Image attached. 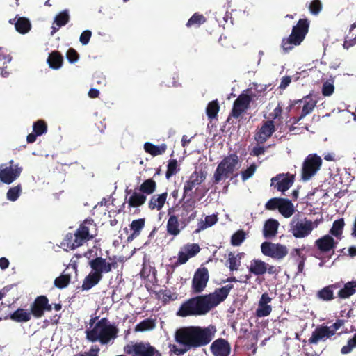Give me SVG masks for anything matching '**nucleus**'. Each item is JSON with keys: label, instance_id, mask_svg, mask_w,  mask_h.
I'll return each instance as SVG.
<instances>
[{"label": "nucleus", "instance_id": "f257e3e1", "mask_svg": "<svg viewBox=\"0 0 356 356\" xmlns=\"http://www.w3.org/2000/svg\"><path fill=\"white\" fill-rule=\"evenodd\" d=\"M216 332L213 325L181 327L175 331V341L181 346L195 350L210 343Z\"/></svg>", "mask_w": 356, "mask_h": 356}, {"label": "nucleus", "instance_id": "f03ea898", "mask_svg": "<svg viewBox=\"0 0 356 356\" xmlns=\"http://www.w3.org/2000/svg\"><path fill=\"white\" fill-rule=\"evenodd\" d=\"M97 316L90 319V328L86 330V338L92 343L106 345L118 337V329L107 318L98 320Z\"/></svg>", "mask_w": 356, "mask_h": 356}, {"label": "nucleus", "instance_id": "7ed1b4c3", "mask_svg": "<svg viewBox=\"0 0 356 356\" xmlns=\"http://www.w3.org/2000/svg\"><path fill=\"white\" fill-rule=\"evenodd\" d=\"M98 227L92 218L86 219L73 233H67L63 245L70 250H74L97 236Z\"/></svg>", "mask_w": 356, "mask_h": 356}, {"label": "nucleus", "instance_id": "20e7f679", "mask_svg": "<svg viewBox=\"0 0 356 356\" xmlns=\"http://www.w3.org/2000/svg\"><path fill=\"white\" fill-rule=\"evenodd\" d=\"M89 266L92 270L84 278L81 288L83 291H88L96 286L103 278V275L110 273L113 268L118 267L116 261H107L102 257H97L89 261Z\"/></svg>", "mask_w": 356, "mask_h": 356}, {"label": "nucleus", "instance_id": "39448f33", "mask_svg": "<svg viewBox=\"0 0 356 356\" xmlns=\"http://www.w3.org/2000/svg\"><path fill=\"white\" fill-rule=\"evenodd\" d=\"M211 307L205 295L191 298L183 302L177 315L181 317L202 316L211 310Z\"/></svg>", "mask_w": 356, "mask_h": 356}, {"label": "nucleus", "instance_id": "423d86ee", "mask_svg": "<svg viewBox=\"0 0 356 356\" xmlns=\"http://www.w3.org/2000/svg\"><path fill=\"white\" fill-rule=\"evenodd\" d=\"M309 21L307 18L300 19L293 26L289 37L283 38L281 46L284 52H289L294 47L300 45L309 32Z\"/></svg>", "mask_w": 356, "mask_h": 356}, {"label": "nucleus", "instance_id": "0eeeda50", "mask_svg": "<svg viewBox=\"0 0 356 356\" xmlns=\"http://www.w3.org/2000/svg\"><path fill=\"white\" fill-rule=\"evenodd\" d=\"M238 161V156L236 154H232L225 157L218 165L214 172L213 183L217 184L223 179H226L233 174Z\"/></svg>", "mask_w": 356, "mask_h": 356}, {"label": "nucleus", "instance_id": "6e6552de", "mask_svg": "<svg viewBox=\"0 0 356 356\" xmlns=\"http://www.w3.org/2000/svg\"><path fill=\"white\" fill-rule=\"evenodd\" d=\"M124 352L129 356H162L161 353L149 342H136L127 344Z\"/></svg>", "mask_w": 356, "mask_h": 356}, {"label": "nucleus", "instance_id": "1a4fd4ad", "mask_svg": "<svg viewBox=\"0 0 356 356\" xmlns=\"http://www.w3.org/2000/svg\"><path fill=\"white\" fill-rule=\"evenodd\" d=\"M322 159L316 154H309L304 160L302 167L301 178L306 181L312 179L320 170Z\"/></svg>", "mask_w": 356, "mask_h": 356}, {"label": "nucleus", "instance_id": "9d476101", "mask_svg": "<svg viewBox=\"0 0 356 356\" xmlns=\"http://www.w3.org/2000/svg\"><path fill=\"white\" fill-rule=\"evenodd\" d=\"M316 226L317 224L314 225V222L307 218L300 220L293 217L290 222V232L296 238H304L309 235Z\"/></svg>", "mask_w": 356, "mask_h": 356}, {"label": "nucleus", "instance_id": "9b49d317", "mask_svg": "<svg viewBox=\"0 0 356 356\" xmlns=\"http://www.w3.org/2000/svg\"><path fill=\"white\" fill-rule=\"evenodd\" d=\"M196 202L192 197L184 200L179 210V219L181 220V228H186L189 223L195 219L197 211L195 210Z\"/></svg>", "mask_w": 356, "mask_h": 356}, {"label": "nucleus", "instance_id": "f8f14e48", "mask_svg": "<svg viewBox=\"0 0 356 356\" xmlns=\"http://www.w3.org/2000/svg\"><path fill=\"white\" fill-rule=\"evenodd\" d=\"M9 165L6 164L0 165V181L6 184H10L19 177L22 167L18 163L14 164V161H9Z\"/></svg>", "mask_w": 356, "mask_h": 356}, {"label": "nucleus", "instance_id": "ddd939ff", "mask_svg": "<svg viewBox=\"0 0 356 356\" xmlns=\"http://www.w3.org/2000/svg\"><path fill=\"white\" fill-rule=\"evenodd\" d=\"M261 250L264 255L275 260H282L288 254V249L285 245L268 241L261 243Z\"/></svg>", "mask_w": 356, "mask_h": 356}, {"label": "nucleus", "instance_id": "4468645a", "mask_svg": "<svg viewBox=\"0 0 356 356\" xmlns=\"http://www.w3.org/2000/svg\"><path fill=\"white\" fill-rule=\"evenodd\" d=\"M209 279L208 269L201 267L196 270L192 280L191 289L193 293H200L206 288Z\"/></svg>", "mask_w": 356, "mask_h": 356}, {"label": "nucleus", "instance_id": "2eb2a0df", "mask_svg": "<svg viewBox=\"0 0 356 356\" xmlns=\"http://www.w3.org/2000/svg\"><path fill=\"white\" fill-rule=\"evenodd\" d=\"M207 177V172L203 170L197 171L195 170L189 177L188 179L185 181L184 185V194L182 200L186 196L191 197L193 190L200 186Z\"/></svg>", "mask_w": 356, "mask_h": 356}, {"label": "nucleus", "instance_id": "dca6fc26", "mask_svg": "<svg viewBox=\"0 0 356 356\" xmlns=\"http://www.w3.org/2000/svg\"><path fill=\"white\" fill-rule=\"evenodd\" d=\"M52 310V305L49 304V299L46 296H39L36 297L33 302L31 305V313L35 318H41L45 311Z\"/></svg>", "mask_w": 356, "mask_h": 356}, {"label": "nucleus", "instance_id": "f3484780", "mask_svg": "<svg viewBox=\"0 0 356 356\" xmlns=\"http://www.w3.org/2000/svg\"><path fill=\"white\" fill-rule=\"evenodd\" d=\"M233 287L234 286L232 284H227L221 288L216 289L213 293L206 294L205 296L211 309L216 307L221 302L224 301Z\"/></svg>", "mask_w": 356, "mask_h": 356}, {"label": "nucleus", "instance_id": "a211bd4d", "mask_svg": "<svg viewBox=\"0 0 356 356\" xmlns=\"http://www.w3.org/2000/svg\"><path fill=\"white\" fill-rule=\"evenodd\" d=\"M302 102L304 103V105L301 111V114L299 117L293 118V124L298 123L306 115L312 113L316 105L317 101L314 99L310 95H307L302 99L293 101V103L289 105V111H290L296 104Z\"/></svg>", "mask_w": 356, "mask_h": 356}, {"label": "nucleus", "instance_id": "6ab92c4d", "mask_svg": "<svg viewBox=\"0 0 356 356\" xmlns=\"http://www.w3.org/2000/svg\"><path fill=\"white\" fill-rule=\"evenodd\" d=\"M295 181V175L286 174H278L271 179V186H274L278 191L284 193L289 189Z\"/></svg>", "mask_w": 356, "mask_h": 356}, {"label": "nucleus", "instance_id": "aec40b11", "mask_svg": "<svg viewBox=\"0 0 356 356\" xmlns=\"http://www.w3.org/2000/svg\"><path fill=\"white\" fill-rule=\"evenodd\" d=\"M338 241H335L334 238L330 234H326L318 238L314 242V245L317 250L322 254H327L336 248Z\"/></svg>", "mask_w": 356, "mask_h": 356}, {"label": "nucleus", "instance_id": "412c9836", "mask_svg": "<svg viewBox=\"0 0 356 356\" xmlns=\"http://www.w3.org/2000/svg\"><path fill=\"white\" fill-rule=\"evenodd\" d=\"M275 131L273 120L265 121L254 135V139L259 144L264 143Z\"/></svg>", "mask_w": 356, "mask_h": 356}, {"label": "nucleus", "instance_id": "4be33fe9", "mask_svg": "<svg viewBox=\"0 0 356 356\" xmlns=\"http://www.w3.org/2000/svg\"><path fill=\"white\" fill-rule=\"evenodd\" d=\"M174 211L175 208H170L168 211L169 218L167 220L166 230L169 235L177 236L184 228H181V220L179 219V216L174 213L171 214Z\"/></svg>", "mask_w": 356, "mask_h": 356}, {"label": "nucleus", "instance_id": "5701e85b", "mask_svg": "<svg viewBox=\"0 0 356 356\" xmlns=\"http://www.w3.org/2000/svg\"><path fill=\"white\" fill-rule=\"evenodd\" d=\"M210 350L213 356H229L231 353V346L226 339L218 338L212 342Z\"/></svg>", "mask_w": 356, "mask_h": 356}, {"label": "nucleus", "instance_id": "b1692460", "mask_svg": "<svg viewBox=\"0 0 356 356\" xmlns=\"http://www.w3.org/2000/svg\"><path fill=\"white\" fill-rule=\"evenodd\" d=\"M342 284V282H337L322 288L316 292V298L323 302L333 300L335 298L334 290L341 288Z\"/></svg>", "mask_w": 356, "mask_h": 356}, {"label": "nucleus", "instance_id": "393cba45", "mask_svg": "<svg viewBox=\"0 0 356 356\" xmlns=\"http://www.w3.org/2000/svg\"><path fill=\"white\" fill-rule=\"evenodd\" d=\"M126 200L129 208H136L145 204L147 196L140 191L138 192L131 189H126Z\"/></svg>", "mask_w": 356, "mask_h": 356}, {"label": "nucleus", "instance_id": "a878e982", "mask_svg": "<svg viewBox=\"0 0 356 356\" xmlns=\"http://www.w3.org/2000/svg\"><path fill=\"white\" fill-rule=\"evenodd\" d=\"M333 336V332L328 326L321 325L317 327L312 332L308 341L311 344H316L320 340L330 338Z\"/></svg>", "mask_w": 356, "mask_h": 356}, {"label": "nucleus", "instance_id": "bb28decb", "mask_svg": "<svg viewBox=\"0 0 356 356\" xmlns=\"http://www.w3.org/2000/svg\"><path fill=\"white\" fill-rule=\"evenodd\" d=\"M168 197V193L165 192L159 195H152L148 202V208L150 210L160 211L164 206Z\"/></svg>", "mask_w": 356, "mask_h": 356}, {"label": "nucleus", "instance_id": "cd10ccee", "mask_svg": "<svg viewBox=\"0 0 356 356\" xmlns=\"http://www.w3.org/2000/svg\"><path fill=\"white\" fill-rule=\"evenodd\" d=\"M17 17L10 19L9 22L10 24H14V22L15 21ZM15 27L17 32H19L21 34H25L28 33L31 28V24L30 21L24 17H20L17 18V20L15 22Z\"/></svg>", "mask_w": 356, "mask_h": 356}, {"label": "nucleus", "instance_id": "c85d7f7f", "mask_svg": "<svg viewBox=\"0 0 356 356\" xmlns=\"http://www.w3.org/2000/svg\"><path fill=\"white\" fill-rule=\"evenodd\" d=\"M9 318L15 322L25 323L31 318V313L27 309L18 308L9 316Z\"/></svg>", "mask_w": 356, "mask_h": 356}, {"label": "nucleus", "instance_id": "c756f323", "mask_svg": "<svg viewBox=\"0 0 356 356\" xmlns=\"http://www.w3.org/2000/svg\"><path fill=\"white\" fill-rule=\"evenodd\" d=\"M279 226V222L277 220L275 219H268L266 221L263 234L265 238H272L275 236L277 233V229Z\"/></svg>", "mask_w": 356, "mask_h": 356}, {"label": "nucleus", "instance_id": "7c9ffc66", "mask_svg": "<svg viewBox=\"0 0 356 356\" xmlns=\"http://www.w3.org/2000/svg\"><path fill=\"white\" fill-rule=\"evenodd\" d=\"M356 293V281L348 282L337 293V297L346 299Z\"/></svg>", "mask_w": 356, "mask_h": 356}, {"label": "nucleus", "instance_id": "2f4dec72", "mask_svg": "<svg viewBox=\"0 0 356 356\" xmlns=\"http://www.w3.org/2000/svg\"><path fill=\"white\" fill-rule=\"evenodd\" d=\"M144 149L145 152L153 156L161 155L167 150V145L162 143L160 145H155L149 142L144 144Z\"/></svg>", "mask_w": 356, "mask_h": 356}, {"label": "nucleus", "instance_id": "473e14b6", "mask_svg": "<svg viewBox=\"0 0 356 356\" xmlns=\"http://www.w3.org/2000/svg\"><path fill=\"white\" fill-rule=\"evenodd\" d=\"M266 263L260 259H253L248 268L249 272L254 275H262L266 273Z\"/></svg>", "mask_w": 356, "mask_h": 356}, {"label": "nucleus", "instance_id": "72a5a7b5", "mask_svg": "<svg viewBox=\"0 0 356 356\" xmlns=\"http://www.w3.org/2000/svg\"><path fill=\"white\" fill-rule=\"evenodd\" d=\"M69 21L70 15L67 10H65L56 15L54 18V23L57 26V27L52 26L51 35L58 31L60 27L66 25Z\"/></svg>", "mask_w": 356, "mask_h": 356}, {"label": "nucleus", "instance_id": "f704fd0d", "mask_svg": "<svg viewBox=\"0 0 356 356\" xmlns=\"http://www.w3.org/2000/svg\"><path fill=\"white\" fill-rule=\"evenodd\" d=\"M63 63V57L58 51H52L48 58L47 63L49 67L54 70H58L61 67Z\"/></svg>", "mask_w": 356, "mask_h": 356}, {"label": "nucleus", "instance_id": "c9c22d12", "mask_svg": "<svg viewBox=\"0 0 356 356\" xmlns=\"http://www.w3.org/2000/svg\"><path fill=\"white\" fill-rule=\"evenodd\" d=\"M145 222L144 218H139L131 222L130 229L133 232L128 236L127 240L129 241L140 235L141 230L145 227Z\"/></svg>", "mask_w": 356, "mask_h": 356}, {"label": "nucleus", "instance_id": "e433bc0d", "mask_svg": "<svg viewBox=\"0 0 356 356\" xmlns=\"http://www.w3.org/2000/svg\"><path fill=\"white\" fill-rule=\"evenodd\" d=\"M345 222L343 218H339L334 221L332 227L329 231L330 236L341 239Z\"/></svg>", "mask_w": 356, "mask_h": 356}, {"label": "nucleus", "instance_id": "4c0bfd02", "mask_svg": "<svg viewBox=\"0 0 356 356\" xmlns=\"http://www.w3.org/2000/svg\"><path fill=\"white\" fill-rule=\"evenodd\" d=\"M294 207L291 201L282 198L279 212L285 218L291 217L294 213Z\"/></svg>", "mask_w": 356, "mask_h": 356}, {"label": "nucleus", "instance_id": "58836bf2", "mask_svg": "<svg viewBox=\"0 0 356 356\" xmlns=\"http://www.w3.org/2000/svg\"><path fill=\"white\" fill-rule=\"evenodd\" d=\"M156 189V183L152 179L145 180L139 187V191L145 195L152 194Z\"/></svg>", "mask_w": 356, "mask_h": 356}, {"label": "nucleus", "instance_id": "ea45409f", "mask_svg": "<svg viewBox=\"0 0 356 356\" xmlns=\"http://www.w3.org/2000/svg\"><path fill=\"white\" fill-rule=\"evenodd\" d=\"M243 253H238L236 255L233 252H229L228 254V259L227 263L229 264V268L231 271L238 270L241 266V259Z\"/></svg>", "mask_w": 356, "mask_h": 356}, {"label": "nucleus", "instance_id": "a19ab883", "mask_svg": "<svg viewBox=\"0 0 356 356\" xmlns=\"http://www.w3.org/2000/svg\"><path fill=\"white\" fill-rule=\"evenodd\" d=\"M155 327V322L153 319L146 318L138 324L134 328L135 332H145L154 329Z\"/></svg>", "mask_w": 356, "mask_h": 356}, {"label": "nucleus", "instance_id": "79ce46f5", "mask_svg": "<svg viewBox=\"0 0 356 356\" xmlns=\"http://www.w3.org/2000/svg\"><path fill=\"white\" fill-rule=\"evenodd\" d=\"M206 21L207 19L202 14L195 13L188 20V22L186 23V26L191 27L194 26L198 27L200 25L203 24L204 22H206Z\"/></svg>", "mask_w": 356, "mask_h": 356}, {"label": "nucleus", "instance_id": "37998d69", "mask_svg": "<svg viewBox=\"0 0 356 356\" xmlns=\"http://www.w3.org/2000/svg\"><path fill=\"white\" fill-rule=\"evenodd\" d=\"M246 233L243 229H239L234 233L231 237V244L233 246H239L245 241Z\"/></svg>", "mask_w": 356, "mask_h": 356}, {"label": "nucleus", "instance_id": "c03bdc74", "mask_svg": "<svg viewBox=\"0 0 356 356\" xmlns=\"http://www.w3.org/2000/svg\"><path fill=\"white\" fill-rule=\"evenodd\" d=\"M220 109L217 100L210 102L206 109L207 115L209 119H213L216 117Z\"/></svg>", "mask_w": 356, "mask_h": 356}, {"label": "nucleus", "instance_id": "a18cd8bd", "mask_svg": "<svg viewBox=\"0 0 356 356\" xmlns=\"http://www.w3.org/2000/svg\"><path fill=\"white\" fill-rule=\"evenodd\" d=\"M22 186L20 184H18L17 186L11 187L8 189L6 193V197L8 200L15 202L16 201L18 197H19L21 193H22Z\"/></svg>", "mask_w": 356, "mask_h": 356}, {"label": "nucleus", "instance_id": "49530a36", "mask_svg": "<svg viewBox=\"0 0 356 356\" xmlns=\"http://www.w3.org/2000/svg\"><path fill=\"white\" fill-rule=\"evenodd\" d=\"M184 252L190 257H195L200 251V248L197 243H187L181 248Z\"/></svg>", "mask_w": 356, "mask_h": 356}, {"label": "nucleus", "instance_id": "de8ad7c7", "mask_svg": "<svg viewBox=\"0 0 356 356\" xmlns=\"http://www.w3.org/2000/svg\"><path fill=\"white\" fill-rule=\"evenodd\" d=\"M70 279L69 274H62L55 279L54 285L58 289H64L70 284Z\"/></svg>", "mask_w": 356, "mask_h": 356}, {"label": "nucleus", "instance_id": "09e8293b", "mask_svg": "<svg viewBox=\"0 0 356 356\" xmlns=\"http://www.w3.org/2000/svg\"><path fill=\"white\" fill-rule=\"evenodd\" d=\"M33 131L38 136H41L47 131V125L45 121L39 120L33 124Z\"/></svg>", "mask_w": 356, "mask_h": 356}, {"label": "nucleus", "instance_id": "8fccbe9b", "mask_svg": "<svg viewBox=\"0 0 356 356\" xmlns=\"http://www.w3.org/2000/svg\"><path fill=\"white\" fill-rule=\"evenodd\" d=\"M252 101V97L248 94H241L234 101L237 106H241L242 107L248 109L250 107V102Z\"/></svg>", "mask_w": 356, "mask_h": 356}, {"label": "nucleus", "instance_id": "3c124183", "mask_svg": "<svg viewBox=\"0 0 356 356\" xmlns=\"http://www.w3.org/2000/svg\"><path fill=\"white\" fill-rule=\"evenodd\" d=\"M179 168H178L177 161L176 159H170L168 161L167 166V170L165 172V177L167 179H170L172 175H175Z\"/></svg>", "mask_w": 356, "mask_h": 356}, {"label": "nucleus", "instance_id": "603ef678", "mask_svg": "<svg viewBox=\"0 0 356 356\" xmlns=\"http://www.w3.org/2000/svg\"><path fill=\"white\" fill-rule=\"evenodd\" d=\"M272 312V307L270 305H266V304H258V308L256 310V315L258 317H265L268 315Z\"/></svg>", "mask_w": 356, "mask_h": 356}, {"label": "nucleus", "instance_id": "864d4df0", "mask_svg": "<svg viewBox=\"0 0 356 356\" xmlns=\"http://www.w3.org/2000/svg\"><path fill=\"white\" fill-rule=\"evenodd\" d=\"M237 105L238 104L234 102L232 111L228 116L227 122H229L232 118L236 119L238 118L242 115V113L246 111V108L242 107L241 106H237Z\"/></svg>", "mask_w": 356, "mask_h": 356}, {"label": "nucleus", "instance_id": "5fc2aeb1", "mask_svg": "<svg viewBox=\"0 0 356 356\" xmlns=\"http://www.w3.org/2000/svg\"><path fill=\"white\" fill-rule=\"evenodd\" d=\"M355 348H356V333L348 340L347 344L341 348V353L343 355L348 354Z\"/></svg>", "mask_w": 356, "mask_h": 356}, {"label": "nucleus", "instance_id": "6e6d98bb", "mask_svg": "<svg viewBox=\"0 0 356 356\" xmlns=\"http://www.w3.org/2000/svg\"><path fill=\"white\" fill-rule=\"evenodd\" d=\"M282 200V197L271 198L266 203L265 208L270 211L279 210Z\"/></svg>", "mask_w": 356, "mask_h": 356}, {"label": "nucleus", "instance_id": "4d7b16f0", "mask_svg": "<svg viewBox=\"0 0 356 356\" xmlns=\"http://www.w3.org/2000/svg\"><path fill=\"white\" fill-rule=\"evenodd\" d=\"M308 8L312 15H317L322 10L323 6L320 0H312Z\"/></svg>", "mask_w": 356, "mask_h": 356}, {"label": "nucleus", "instance_id": "13d9d810", "mask_svg": "<svg viewBox=\"0 0 356 356\" xmlns=\"http://www.w3.org/2000/svg\"><path fill=\"white\" fill-rule=\"evenodd\" d=\"M257 169V165L255 163L251 164L246 170L241 171V178L243 181H245L250 178L254 173L255 172Z\"/></svg>", "mask_w": 356, "mask_h": 356}, {"label": "nucleus", "instance_id": "bf43d9fd", "mask_svg": "<svg viewBox=\"0 0 356 356\" xmlns=\"http://www.w3.org/2000/svg\"><path fill=\"white\" fill-rule=\"evenodd\" d=\"M66 56H67V59L68 60V61L71 63H74L76 62L79 58V54L73 48H70L67 50Z\"/></svg>", "mask_w": 356, "mask_h": 356}, {"label": "nucleus", "instance_id": "052dcab7", "mask_svg": "<svg viewBox=\"0 0 356 356\" xmlns=\"http://www.w3.org/2000/svg\"><path fill=\"white\" fill-rule=\"evenodd\" d=\"M190 257L186 254V252L181 249L178 253V259L177 261L175 263V266H178L179 265H182L186 264Z\"/></svg>", "mask_w": 356, "mask_h": 356}, {"label": "nucleus", "instance_id": "680f3d73", "mask_svg": "<svg viewBox=\"0 0 356 356\" xmlns=\"http://www.w3.org/2000/svg\"><path fill=\"white\" fill-rule=\"evenodd\" d=\"M190 350L187 347L182 346V348H177L176 345L170 346V351L171 353L179 356L185 354L187 351Z\"/></svg>", "mask_w": 356, "mask_h": 356}, {"label": "nucleus", "instance_id": "e2e57ef3", "mask_svg": "<svg viewBox=\"0 0 356 356\" xmlns=\"http://www.w3.org/2000/svg\"><path fill=\"white\" fill-rule=\"evenodd\" d=\"M91 35H92V32L90 31L86 30V31H83L80 35V38H79L80 42L83 45H86L87 44H88L90 39L91 38Z\"/></svg>", "mask_w": 356, "mask_h": 356}, {"label": "nucleus", "instance_id": "0e129e2a", "mask_svg": "<svg viewBox=\"0 0 356 356\" xmlns=\"http://www.w3.org/2000/svg\"><path fill=\"white\" fill-rule=\"evenodd\" d=\"M334 90V87L332 84L325 83L323 86L322 94L323 96H330Z\"/></svg>", "mask_w": 356, "mask_h": 356}, {"label": "nucleus", "instance_id": "69168bd1", "mask_svg": "<svg viewBox=\"0 0 356 356\" xmlns=\"http://www.w3.org/2000/svg\"><path fill=\"white\" fill-rule=\"evenodd\" d=\"M208 227L213 226L215 225L218 221V217L216 215L213 214L210 216H207L204 219Z\"/></svg>", "mask_w": 356, "mask_h": 356}, {"label": "nucleus", "instance_id": "338daca9", "mask_svg": "<svg viewBox=\"0 0 356 356\" xmlns=\"http://www.w3.org/2000/svg\"><path fill=\"white\" fill-rule=\"evenodd\" d=\"M356 44V36L354 38H350L348 36H346L343 42V47L345 49H349L351 47H353Z\"/></svg>", "mask_w": 356, "mask_h": 356}, {"label": "nucleus", "instance_id": "774afa93", "mask_svg": "<svg viewBox=\"0 0 356 356\" xmlns=\"http://www.w3.org/2000/svg\"><path fill=\"white\" fill-rule=\"evenodd\" d=\"M100 349L97 346H92L89 351L85 352L84 353L81 354V355L83 356H98L99 352Z\"/></svg>", "mask_w": 356, "mask_h": 356}]
</instances>
